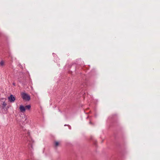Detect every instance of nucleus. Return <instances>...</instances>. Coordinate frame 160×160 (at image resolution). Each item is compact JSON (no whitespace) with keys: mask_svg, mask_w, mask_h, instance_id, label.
Returning <instances> with one entry per match:
<instances>
[{"mask_svg":"<svg viewBox=\"0 0 160 160\" xmlns=\"http://www.w3.org/2000/svg\"><path fill=\"white\" fill-rule=\"evenodd\" d=\"M21 95L22 98L28 101L30 100V96L25 93H22Z\"/></svg>","mask_w":160,"mask_h":160,"instance_id":"1","label":"nucleus"},{"mask_svg":"<svg viewBox=\"0 0 160 160\" xmlns=\"http://www.w3.org/2000/svg\"><path fill=\"white\" fill-rule=\"evenodd\" d=\"M8 99L10 102H13L15 100V98L13 95H11L10 97H8Z\"/></svg>","mask_w":160,"mask_h":160,"instance_id":"2","label":"nucleus"},{"mask_svg":"<svg viewBox=\"0 0 160 160\" xmlns=\"http://www.w3.org/2000/svg\"><path fill=\"white\" fill-rule=\"evenodd\" d=\"M19 109H20V111L22 112H25V111L26 110L25 107H24L22 105H20V107H19Z\"/></svg>","mask_w":160,"mask_h":160,"instance_id":"3","label":"nucleus"},{"mask_svg":"<svg viewBox=\"0 0 160 160\" xmlns=\"http://www.w3.org/2000/svg\"><path fill=\"white\" fill-rule=\"evenodd\" d=\"M2 99L3 100V103L2 104V108L3 109L6 106L7 104L5 103V99L3 98V99Z\"/></svg>","mask_w":160,"mask_h":160,"instance_id":"4","label":"nucleus"},{"mask_svg":"<svg viewBox=\"0 0 160 160\" xmlns=\"http://www.w3.org/2000/svg\"><path fill=\"white\" fill-rule=\"evenodd\" d=\"M33 142L32 141V139H31L30 138H29V140H28L27 141V143L28 144H32V143Z\"/></svg>","mask_w":160,"mask_h":160,"instance_id":"5","label":"nucleus"},{"mask_svg":"<svg viewBox=\"0 0 160 160\" xmlns=\"http://www.w3.org/2000/svg\"><path fill=\"white\" fill-rule=\"evenodd\" d=\"M31 106L29 105H27L25 107V110L26 109H28V110H29L31 108Z\"/></svg>","mask_w":160,"mask_h":160,"instance_id":"6","label":"nucleus"},{"mask_svg":"<svg viewBox=\"0 0 160 160\" xmlns=\"http://www.w3.org/2000/svg\"><path fill=\"white\" fill-rule=\"evenodd\" d=\"M4 65V62L3 61H1L0 62V65L1 66H3Z\"/></svg>","mask_w":160,"mask_h":160,"instance_id":"7","label":"nucleus"},{"mask_svg":"<svg viewBox=\"0 0 160 160\" xmlns=\"http://www.w3.org/2000/svg\"><path fill=\"white\" fill-rule=\"evenodd\" d=\"M59 145V143L58 142H55V146L57 147Z\"/></svg>","mask_w":160,"mask_h":160,"instance_id":"8","label":"nucleus"},{"mask_svg":"<svg viewBox=\"0 0 160 160\" xmlns=\"http://www.w3.org/2000/svg\"><path fill=\"white\" fill-rule=\"evenodd\" d=\"M12 84H13V85L14 86H15V83H13Z\"/></svg>","mask_w":160,"mask_h":160,"instance_id":"9","label":"nucleus"}]
</instances>
